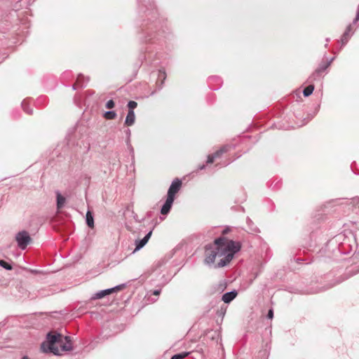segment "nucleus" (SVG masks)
I'll return each instance as SVG.
<instances>
[{
    "mask_svg": "<svg viewBox=\"0 0 359 359\" xmlns=\"http://www.w3.org/2000/svg\"><path fill=\"white\" fill-rule=\"evenodd\" d=\"M239 242L229 240L224 237H220L215 240L213 244L205 247V263L210 265L215 262L217 257H222L217 268L225 266L233 258L234 255L241 250Z\"/></svg>",
    "mask_w": 359,
    "mask_h": 359,
    "instance_id": "f257e3e1",
    "label": "nucleus"
},
{
    "mask_svg": "<svg viewBox=\"0 0 359 359\" xmlns=\"http://www.w3.org/2000/svg\"><path fill=\"white\" fill-rule=\"evenodd\" d=\"M41 349L44 353H52L55 355H60L62 352L70 351L73 349L71 337H63L60 333L50 332L46 335V341L41 344Z\"/></svg>",
    "mask_w": 359,
    "mask_h": 359,
    "instance_id": "f03ea898",
    "label": "nucleus"
},
{
    "mask_svg": "<svg viewBox=\"0 0 359 359\" xmlns=\"http://www.w3.org/2000/svg\"><path fill=\"white\" fill-rule=\"evenodd\" d=\"M15 241L18 243V246L21 250H25L27 245L32 241V238L27 231H19L15 235Z\"/></svg>",
    "mask_w": 359,
    "mask_h": 359,
    "instance_id": "7ed1b4c3",
    "label": "nucleus"
},
{
    "mask_svg": "<svg viewBox=\"0 0 359 359\" xmlns=\"http://www.w3.org/2000/svg\"><path fill=\"white\" fill-rule=\"evenodd\" d=\"M181 186L182 182L178 178L174 180L168 189L167 197L175 200V196L179 191Z\"/></svg>",
    "mask_w": 359,
    "mask_h": 359,
    "instance_id": "20e7f679",
    "label": "nucleus"
},
{
    "mask_svg": "<svg viewBox=\"0 0 359 359\" xmlns=\"http://www.w3.org/2000/svg\"><path fill=\"white\" fill-rule=\"evenodd\" d=\"M334 59V58L332 57L327 62V64L320 65V67L309 77V79L313 81L320 79L321 76V73L331 65Z\"/></svg>",
    "mask_w": 359,
    "mask_h": 359,
    "instance_id": "39448f33",
    "label": "nucleus"
},
{
    "mask_svg": "<svg viewBox=\"0 0 359 359\" xmlns=\"http://www.w3.org/2000/svg\"><path fill=\"white\" fill-rule=\"evenodd\" d=\"M231 147L229 145H225L215 152L213 154L209 155L208 156L207 163H212L215 159L219 158L223 154L229 151Z\"/></svg>",
    "mask_w": 359,
    "mask_h": 359,
    "instance_id": "423d86ee",
    "label": "nucleus"
},
{
    "mask_svg": "<svg viewBox=\"0 0 359 359\" xmlns=\"http://www.w3.org/2000/svg\"><path fill=\"white\" fill-rule=\"evenodd\" d=\"M89 79L86 78L83 74H79L77 77L76 83L73 85L72 88L76 90L77 88H85Z\"/></svg>",
    "mask_w": 359,
    "mask_h": 359,
    "instance_id": "0eeeda50",
    "label": "nucleus"
},
{
    "mask_svg": "<svg viewBox=\"0 0 359 359\" xmlns=\"http://www.w3.org/2000/svg\"><path fill=\"white\" fill-rule=\"evenodd\" d=\"M152 231H150L149 233H147V235L141 240L136 241H135V249L134 252L140 250L141 248H142L148 242L149 239L150 238L151 236Z\"/></svg>",
    "mask_w": 359,
    "mask_h": 359,
    "instance_id": "6e6552de",
    "label": "nucleus"
},
{
    "mask_svg": "<svg viewBox=\"0 0 359 359\" xmlns=\"http://www.w3.org/2000/svg\"><path fill=\"white\" fill-rule=\"evenodd\" d=\"M173 201L174 200L172 198L167 197L166 201L161 210V213L162 215H167L170 212Z\"/></svg>",
    "mask_w": 359,
    "mask_h": 359,
    "instance_id": "1a4fd4ad",
    "label": "nucleus"
},
{
    "mask_svg": "<svg viewBox=\"0 0 359 359\" xmlns=\"http://www.w3.org/2000/svg\"><path fill=\"white\" fill-rule=\"evenodd\" d=\"M135 114L134 111L128 110L126 118L125 119V124L128 126H131L135 123Z\"/></svg>",
    "mask_w": 359,
    "mask_h": 359,
    "instance_id": "9d476101",
    "label": "nucleus"
},
{
    "mask_svg": "<svg viewBox=\"0 0 359 359\" xmlns=\"http://www.w3.org/2000/svg\"><path fill=\"white\" fill-rule=\"evenodd\" d=\"M237 295V292L236 291L233 290V291H231V292H226L224 293L223 295H222V301L224 302V303H229L231 302L233 299L236 298Z\"/></svg>",
    "mask_w": 359,
    "mask_h": 359,
    "instance_id": "9b49d317",
    "label": "nucleus"
},
{
    "mask_svg": "<svg viewBox=\"0 0 359 359\" xmlns=\"http://www.w3.org/2000/svg\"><path fill=\"white\" fill-rule=\"evenodd\" d=\"M56 198H57V209L59 210L64 207L65 203L66 202V198L63 196H62L61 194L60 193V191H56Z\"/></svg>",
    "mask_w": 359,
    "mask_h": 359,
    "instance_id": "f8f14e48",
    "label": "nucleus"
},
{
    "mask_svg": "<svg viewBox=\"0 0 359 359\" xmlns=\"http://www.w3.org/2000/svg\"><path fill=\"white\" fill-rule=\"evenodd\" d=\"M112 292H114V289L111 288L103 290L95 293L93 299H102Z\"/></svg>",
    "mask_w": 359,
    "mask_h": 359,
    "instance_id": "ddd939ff",
    "label": "nucleus"
},
{
    "mask_svg": "<svg viewBox=\"0 0 359 359\" xmlns=\"http://www.w3.org/2000/svg\"><path fill=\"white\" fill-rule=\"evenodd\" d=\"M86 221L87 225L90 228H93L94 227L93 215V213L90 210H88L87 212H86Z\"/></svg>",
    "mask_w": 359,
    "mask_h": 359,
    "instance_id": "4468645a",
    "label": "nucleus"
},
{
    "mask_svg": "<svg viewBox=\"0 0 359 359\" xmlns=\"http://www.w3.org/2000/svg\"><path fill=\"white\" fill-rule=\"evenodd\" d=\"M117 114L114 111H107L104 112L103 116L107 120H112L116 117Z\"/></svg>",
    "mask_w": 359,
    "mask_h": 359,
    "instance_id": "2eb2a0df",
    "label": "nucleus"
},
{
    "mask_svg": "<svg viewBox=\"0 0 359 359\" xmlns=\"http://www.w3.org/2000/svg\"><path fill=\"white\" fill-rule=\"evenodd\" d=\"M313 90L314 86L311 84L304 88V90H303V94L305 97H308L313 93Z\"/></svg>",
    "mask_w": 359,
    "mask_h": 359,
    "instance_id": "dca6fc26",
    "label": "nucleus"
},
{
    "mask_svg": "<svg viewBox=\"0 0 359 359\" xmlns=\"http://www.w3.org/2000/svg\"><path fill=\"white\" fill-rule=\"evenodd\" d=\"M190 354V352L184 351L177 354H175L172 356L171 359H183L188 356Z\"/></svg>",
    "mask_w": 359,
    "mask_h": 359,
    "instance_id": "f3484780",
    "label": "nucleus"
},
{
    "mask_svg": "<svg viewBox=\"0 0 359 359\" xmlns=\"http://www.w3.org/2000/svg\"><path fill=\"white\" fill-rule=\"evenodd\" d=\"M22 107L23 109V110L29 114H32V109H29V104L27 103V102L26 100H23L22 102Z\"/></svg>",
    "mask_w": 359,
    "mask_h": 359,
    "instance_id": "a211bd4d",
    "label": "nucleus"
},
{
    "mask_svg": "<svg viewBox=\"0 0 359 359\" xmlns=\"http://www.w3.org/2000/svg\"><path fill=\"white\" fill-rule=\"evenodd\" d=\"M351 36V34H348V32L344 33V34L342 35L341 39L342 46L345 45L348 42Z\"/></svg>",
    "mask_w": 359,
    "mask_h": 359,
    "instance_id": "6ab92c4d",
    "label": "nucleus"
},
{
    "mask_svg": "<svg viewBox=\"0 0 359 359\" xmlns=\"http://www.w3.org/2000/svg\"><path fill=\"white\" fill-rule=\"evenodd\" d=\"M246 222L249 226V228L254 232H257L258 231L257 228L256 226H253L254 224L253 222L250 219V218L247 217Z\"/></svg>",
    "mask_w": 359,
    "mask_h": 359,
    "instance_id": "aec40b11",
    "label": "nucleus"
},
{
    "mask_svg": "<svg viewBox=\"0 0 359 359\" xmlns=\"http://www.w3.org/2000/svg\"><path fill=\"white\" fill-rule=\"evenodd\" d=\"M0 266L6 270H11L12 266L4 260H0Z\"/></svg>",
    "mask_w": 359,
    "mask_h": 359,
    "instance_id": "412c9836",
    "label": "nucleus"
},
{
    "mask_svg": "<svg viewBox=\"0 0 359 359\" xmlns=\"http://www.w3.org/2000/svg\"><path fill=\"white\" fill-rule=\"evenodd\" d=\"M127 106L128 107V110L134 111L137 106V103L135 101H129Z\"/></svg>",
    "mask_w": 359,
    "mask_h": 359,
    "instance_id": "4be33fe9",
    "label": "nucleus"
},
{
    "mask_svg": "<svg viewBox=\"0 0 359 359\" xmlns=\"http://www.w3.org/2000/svg\"><path fill=\"white\" fill-rule=\"evenodd\" d=\"M126 134L127 135V140H126L127 144L130 148L131 151L133 152V149L132 146L130 144V134H131L130 130V129H127L126 130Z\"/></svg>",
    "mask_w": 359,
    "mask_h": 359,
    "instance_id": "5701e85b",
    "label": "nucleus"
},
{
    "mask_svg": "<svg viewBox=\"0 0 359 359\" xmlns=\"http://www.w3.org/2000/svg\"><path fill=\"white\" fill-rule=\"evenodd\" d=\"M114 105H115L114 102L112 100H110L107 101L105 107L107 109H112V108H114Z\"/></svg>",
    "mask_w": 359,
    "mask_h": 359,
    "instance_id": "b1692460",
    "label": "nucleus"
},
{
    "mask_svg": "<svg viewBox=\"0 0 359 359\" xmlns=\"http://www.w3.org/2000/svg\"><path fill=\"white\" fill-rule=\"evenodd\" d=\"M123 287H124V285H116V286L112 287L111 289H114V292H116V291H118V290H121Z\"/></svg>",
    "mask_w": 359,
    "mask_h": 359,
    "instance_id": "393cba45",
    "label": "nucleus"
},
{
    "mask_svg": "<svg viewBox=\"0 0 359 359\" xmlns=\"http://www.w3.org/2000/svg\"><path fill=\"white\" fill-rule=\"evenodd\" d=\"M273 317V311L272 309H269V311L268 312L267 318L269 319H272Z\"/></svg>",
    "mask_w": 359,
    "mask_h": 359,
    "instance_id": "a878e982",
    "label": "nucleus"
},
{
    "mask_svg": "<svg viewBox=\"0 0 359 359\" xmlns=\"http://www.w3.org/2000/svg\"><path fill=\"white\" fill-rule=\"evenodd\" d=\"M359 20V5H358V11H357V13H356V16L353 20V23H355L356 22H358Z\"/></svg>",
    "mask_w": 359,
    "mask_h": 359,
    "instance_id": "bb28decb",
    "label": "nucleus"
},
{
    "mask_svg": "<svg viewBox=\"0 0 359 359\" xmlns=\"http://www.w3.org/2000/svg\"><path fill=\"white\" fill-rule=\"evenodd\" d=\"M158 76L159 77H163V79H165V72L164 71L160 70L159 73H158Z\"/></svg>",
    "mask_w": 359,
    "mask_h": 359,
    "instance_id": "cd10ccee",
    "label": "nucleus"
},
{
    "mask_svg": "<svg viewBox=\"0 0 359 359\" xmlns=\"http://www.w3.org/2000/svg\"><path fill=\"white\" fill-rule=\"evenodd\" d=\"M352 31V26L351 25H349L347 27H346V29L345 31V32H348V34H351V32Z\"/></svg>",
    "mask_w": 359,
    "mask_h": 359,
    "instance_id": "c85d7f7f",
    "label": "nucleus"
},
{
    "mask_svg": "<svg viewBox=\"0 0 359 359\" xmlns=\"http://www.w3.org/2000/svg\"><path fill=\"white\" fill-rule=\"evenodd\" d=\"M29 271L34 274H37L39 273V271L38 270H36V269H29Z\"/></svg>",
    "mask_w": 359,
    "mask_h": 359,
    "instance_id": "c756f323",
    "label": "nucleus"
},
{
    "mask_svg": "<svg viewBox=\"0 0 359 359\" xmlns=\"http://www.w3.org/2000/svg\"><path fill=\"white\" fill-rule=\"evenodd\" d=\"M160 292H161V290H154V291L153 292V294H154V295H158V294H160Z\"/></svg>",
    "mask_w": 359,
    "mask_h": 359,
    "instance_id": "7c9ffc66",
    "label": "nucleus"
},
{
    "mask_svg": "<svg viewBox=\"0 0 359 359\" xmlns=\"http://www.w3.org/2000/svg\"><path fill=\"white\" fill-rule=\"evenodd\" d=\"M205 165H201L199 166V170H203L205 168Z\"/></svg>",
    "mask_w": 359,
    "mask_h": 359,
    "instance_id": "2f4dec72",
    "label": "nucleus"
},
{
    "mask_svg": "<svg viewBox=\"0 0 359 359\" xmlns=\"http://www.w3.org/2000/svg\"><path fill=\"white\" fill-rule=\"evenodd\" d=\"M21 359H30L28 356H23Z\"/></svg>",
    "mask_w": 359,
    "mask_h": 359,
    "instance_id": "473e14b6",
    "label": "nucleus"
},
{
    "mask_svg": "<svg viewBox=\"0 0 359 359\" xmlns=\"http://www.w3.org/2000/svg\"><path fill=\"white\" fill-rule=\"evenodd\" d=\"M229 163V162L226 163H224V164L223 165V166H226V165H227Z\"/></svg>",
    "mask_w": 359,
    "mask_h": 359,
    "instance_id": "72a5a7b5",
    "label": "nucleus"
}]
</instances>
